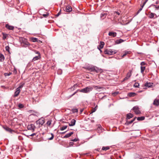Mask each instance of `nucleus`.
Wrapping results in <instances>:
<instances>
[{
    "mask_svg": "<svg viewBox=\"0 0 159 159\" xmlns=\"http://www.w3.org/2000/svg\"><path fill=\"white\" fill-rule=\"evenodd\" d=\"M93 89V87L90 86L80 90V92L84 93H88L91 91Z\"/></svg>",
    "mask_w": 159,
    "mask_h": 159,
    "instance_id": "f257e3e1",
    "label": "nucleus"
},
{
    "mask_svg": "<svg viewBox=\"0 0 159 159\" xmlns=\"http://www.w3.org/2000/svg\"><path fill=\"white\" fill-rule=\"evenodd\" d=\"M117 51L115 50L110 49L109 50L106 49L104 51V53L108 55H112L116 53Z\"/></svg>",
    "mask_w": 159,
    "mask_h": 159,
    "instance_id": "f03ea898",
    "label": "nucleus"
},
{
    "mask_svg": "<svg viewBox=\"0 0 159 159\" xmlns=\"http://www.w3.org/2000/svg\"><path fill=\"white\" fill-rule=\"evenodd\" d=\"M87 69L90 71H95L97 73L99 72L100 70V69H99L97 67L93 66H88L87 68Z\"/></svg>",
    "mask_w": 159,
    "mask_h": 159,
    "instance_id": "7ed1b4c3",
    "label": "nucleus"
},
{
    "mask_svg": "<svg viewBox=\"0 0 159 159\" xmlns=\"http://www.w3.org/2000/svg\"><path fill=\"white\" fill-rule=\"evenodd\" d=\"M44 119L43 118L39 119L36 122V124L37 125V127L39 128L44 123Z\"/></svg>",
    "mask_w": 159,
    "mask_h": 159,
    "instance_id": "20e7f679",
    "label": "nucleus"
},
{
    "mask_svg": "<svg viewBox=\"0 0 159 159\" xmlns=\"http://www.w3.org/2000/svg\"><path fill=\"white\" fill-rule=\"evenodd\" d=\"M36 128L35 126L33 124H31L27 126V129L28 130H30L32 132L34 131L35 129Z\"/></svg>",
    "mask_w": 159,
    "mask_h": 159,
    "instance_id": "39448f33",
    "label": "nucleus"
},
{
    "mask_svg": "<svg viewBox=\"0 0 159 159\" xmlns=\"http://www.w3.org/2000/svg\"><path fill=\"white\" fill-rule=\"evenodd\" d=\"M133 110L136 114H139L141 113L139 109V108L137 106L134 107L133 108Z\"/></svg>",
    "mask_w": 159,
    "mask_h": 159,
    "instance_id": "423d86ee",
    "label": "nucleus"
},
{
    "mask_svg": "<svg viewBox=\"0 0 159 159\" xmlns=\"http://www.w3.org/2000/svg\"><path fill=\"white\" fill-rule=\"evenodd\" d=\"M132 70H130L127 73L126 75V77H125L123 80V81H124L128 79L131 76Z\"/></svg>",
    "mask_w": 159,
    "mask_h": 159,
    "instance_id": "0eeeda50",
    "label": "nucleus"
},
{
    "mask_svg": "<svg viewBox=\"0 0 159 159\" xmlns=\"http://www.w3.org/2000/svg\"><path fill=\"white\" fill-rule=\"evenodd\" d=\"M3 128L6 131L9 132L11 133H12L13 132H15L13 130L11 129V128L8 127L7 126H3Z\"/></svg>",
    "mask_w": 159,
    "mask_h": 159,
    "instance_id": "6e6552de",
    "label": "nucleus"
},
{
    "mask_svg": "<svg viewBox=\"0 0 159 159\" xmlns=\"http://www.w3.org/2000/svg\"><path fill=\"white\" fill-rule=\"evenodd\" d=\"M22 43H24L25 45L24 47H27L30 45V43L28 42L27 39L25 38H23L22 39Z\"/></svg>",
    "mask_w": 159,
    "mask_h": 159,
    "instance_id": "1a4fd4ad",
    "label": "nucleus"
},
{
    "mask_svg": "<svg viewBox=\"0 0 159 159\" xmlns=\"http://www.w3.org/2000/svg\"><path fill=\"white\" fill-rule=\"evenodd\" d=\"M76 122V120L74 119H72L70 123H69V125L70 126H73L75 125Z\"/></svg>",
    "mask_w": 159,
    "mask_h": 159,
    "instance_id": "9d476101",
    "label": "nucleus"
},
{
    "mask_svg": "<svg viewBox=\"0 0 159 159\" xmlns=\"http://www.w3.org/2000/svg\"><path fill=\"white\" fill-rule=\"evenodd\" d=\"M20 91V89H19V88H17L16 91L15 92L14 97H16L19 94Z\"/></svg>",
    "mask_w": 159,
    "mask_h": 159,
    "instance_id": "9b49d317",
    "label": "nucleus"
},
{
    "mask_svg": "<svg viewBox=\"0 0 159 159\" xmlns=\"http://www.w3.org/2000/svg\"><path fill=\"white\" fill-rule=\"evenodd\" d=\"M104 43L103 42H101L100 44L98 46V48L100 50V49L102 48L104 46Z\"/></svg>",
    "mask_w": 159,
    "mask_h": 159,
    "instance_id": "f8f14e48",
    "label": "nucleus"
},
{
    "mask_svg": "<svg viewBox=\"0 0 159 159\" xmlns=\"http://www.w3.org/2000/svg\"><path fill=\"white\" fill-rule=\"evenodd\" d=\"M66 12H70L72 11V8L71 7L69 6L66 7Z\"/></svg>",
    "mask_w": 159,
    "mask_h": 159,
    "instance_id": "ddd939ff",
    "label": "nucleus"
},
{
    "mask_svg": "<svg viewBox=\"0 0 159 159\" xmlns=\"http://www.w3.org/2000/svg\"><path fill=\"white\" fill-rule=\"evenodd\" d=\"M40 55H38L37 56H36L34 57L33 58L32 60V61H34L38 60L40 58Z\"/></svg>",
    "mask_w": 159,
    "mask_h": 159,
    "instance_id": "4468645a",
    "label": "nucleus"
},
{
    "mask_svg": "<svg viewBox=\"0 0 159 159\" xmlns=\"http://www.w3.org/2000/svg\"><path fill=\"white\" fill-rule=\"evenodd\" d=\"M5 27L9 30H13L14 29V27L13 26L9 25L8 24H6Z\"/></svg>",
    "mask_w": 159,
    "mask_h": 159,
    "instance_id": "2eb2a0df",
    "label": "nucleus"
},
{
    "mask_svg": "<svg viewBox=\"0 0 159 159\" xmlns=\"http://www.w3.org/2000/svg\"><path fill=\"white\" fill-rule=\"evenodd\" d=\"M73 134V132H71L67 134L65 136L63 137V138H67Z\"/></svg>",
    "mask_w": 159,
    "mask_h": 159,
    "instance_id": "dca6fc26",
    "label": "nucleus"
},
{
    "mask_svg": "<svg viewBox=\"0 0 159 159\" xmlns=\"http://www.w3.org/2000/svg\"><path fill=\"white\" fill-rule=\"evenodd\" d=\"M108 35L109 36H112L113 37H115L116 35V33L115 32H109Z\"/></svg>",
    "mask_w": 159,
    "mask_h": 159,
    "instance_id": "f3484780",
    "label": "nucleus"
},
{
    "mask_svg": "<svg viewBox=\"0 0 159 159\" xmlns=\"http://www.w3.org/2000/svg\"><path fill=\"white\" fill-rule=\"evenodd\" d=\"M154 105L158 106L159 105V99H155L153 102Z\"/></svg>",
    "mask_w": 159,
    "mask_h": 159,
    "instance_id": "a211bd4d",
    "label": "nucleus"
},
{
    "mask_svg": "<svg viewBox=\"0 0 159 159\" xmlns=\"http://www.w3.org/2000/svg\"><path fill=\"white\" fill-rule=\"evenodd\" d=\"M124 42V40L123 39H118L116 40L115 41V43L116 44H118L120 43Z\"/></svg>",
    "mask_w": 159,
    "mask_h": 159,
    "instance_id": "6ab92c4d",
    "label": "nucleus"
},
{
    "mask_svg": "<svg viewBox=\"0 0 159 159\" xmlns=\"http://www.w3.org/2000/svg\"><path fill=\"white\" fill-rule=\"evenodd\" d=\"M4 60V55L2 54H0V61L2 62Z\"/></svg>",
    "mask_w": 159,
    "mask_h": 159,
    "instance_id": "aec40b11",
    "label": "nucleus"
},
{
    "mask_svg": "<svg viewBox=\"0 0 159 159\" xmlns=\"http://www.w3.org/2000/svg\"><path fill=\"white\" fill-rule=\"evenodd\" d=\"M133 116V115L131 113H129L127 114V119H129L132 118Z\"/></svg>",
    "mask_w": 159,
    "mask_h": 159,
    "instance_id": "412c9836",
    "label": "nucleus"
},
{
    "mask_svg": "<svg viewBox=\"0 0 159 159\" xmlns=\"http://www.w3.org/2000/svg\"><path fill=\"white\" fill-rule=\"evenodd\" d=\"M155 15H156L155 14H154L152 12H151L149 16V17L150 18H152L154 17Z\"/></svg>",
    "mask_w": 159,
    "mask_h": 159,
    "instance_id": "4be33fe9",
    "label": "nucleus"
},
{
    "mask_svg": "<svg viewBox=\"0 0 159 159\" xmlns=\"http://www.w3.org/2000/svg\"><path fill=\"white\" fill-rule=\"evenodd\" d=\"M106 14L105 13H102L101 14V18H102V19H103L104 18H105L106 17Z\"/></svg>",
    "mask_w": 159,
    "mask_h": 159,
    "instance_id": "5701e85b",
    "label": "nucleus"
},
{
    "mask_svg": "<svg viewBox=\"0 0 159 159\" xmlns=\"http://www.w3.org/2000/svg\"><path fill=\"white\" fill-rule=\"evenodd\" d=\"M152 84L151 83L147 82L145 84V86L146 87H150L152 86Z\"/></svg>",
    "mask_w": 159,
    "mask_h": 159,
    "instance_id": "b1692460",
    "label": "nucleus"
},
{
    "mask_svg": "<svg viewBox=\"0 0 159 159\" xmlns=\"http://www.w3.org/2000/svg\"><path fill=\"white\" fill-rule=\"evenodd\" d=\"M102 128L101 125H99L97 129L98 132L100 133L101 132Z\"/></svg>",
    "mask_w": 159,
    "mask_h": 159,
    "instance_id": "393cba45",
    "label": "nucleus"
},
{
    "mask_svg": "<svg viewBox=\"0 0 159 159\" xmlns=\"http://www.w3.org/2000/svg\"><path fill=\"white\" fill-rule=\"evenodd\" d=\"M135 93L133 92L129 93L128 94V96L129 97H134L135 95Z\"/></svg>",
    "mask_w": 159,
    "mask_h": 159,
    "instance_id": "a878e982",
    "label": "nucleus"
},
{
    "mask_svg": "<svg viewBox=\"0 0 159 159\" xmlns=\"http://www.w3.org/2000/svg\"><path fill=\"white\" fill-rule=\"evenodd\" d=\"M145 119V117L144 116H141L138 117L137 118V120L138 121H141Z\"/></svg>",
    "mask_w": 159,
    "mask_h": 159,
    "instance_id": "bb28decb",
    "label": "nucleus"
},
{
    "mask_svg": "<svg viewBox=\"0 0 159 159\" xmlns=\"http://www.w3.org/2000/svg\"><path fill=\"white\" fill-rule=\"evenodd\" d=\"M130 52L129 51H125L124 53L121 56L122 57H124L126 56L127 54H130Z\"/></svg>",
    "mask_w": 159,
    "mask_h": 159,
    "instance_id": "cd10ccee",
    "label": "nucleus"
},
{
    "mask_svg": "<svg viewBox=\"0 0 159 159\" xmlns=\"http://www.w3.org/2000/svg\"><path fill=\"white\" fill-rule=\"evenodd\" d=\"M145 66H141V72L143 74L144 70H145Z\"/></svg>",
    "mask_w": 159,
    "mask_h": 159,
    "instance_id": "c85d7f7f",
    "label": "nucleus"
},
{
    "mask_svg": "<svg viewBox=\"0 0 159 159\" xmlns=\"http://www.w3.org/2000/svg\"><path fill=\"white\" fill-rule=\"evenodd\" d=\"M109 149V147H103L102 148V150L104 151H106Z\"/></svg>",
    "mask_w": 159,
    "mask_h": 159,
    "instance_id": "c756f323",
    "label": "nucleus"
},
{
    "mask_svg": "<svg viewBox=\"0 0 159 159\" xmlns=\"http://www.w3.org/2000/svg\"><path fill=\"white\" fill-rule=\"evenodd\" d=\"M24 107L23 104L21 103H19L18 105V107L19 109H22Z\"/></svg>",
    "mask_w": 159,
    "mask_h": 159,
    "instance_id": "7c9ffc66",
    "label": "nucleus"
},
{
    "mask_svg": "<svg viewBox=\"0 0 159 159\" xmlns=\"http://www.w3.org/2000/svg\"><path fill=\"white\" fill-rule=\"evenodd\" d=\"M67 127V126L66 125L60 128V130L61 131H63L66 129Z\"/></svg>",
    "mask_w": 159,
    "mask_h": 159,
    "instance_id": "2f4dec72",
    "label": "nucleus"
},
{
    "mask_svg": "<svg viewBox=\"0 0 159 159\" xmlns=\"http://www.w3.org/2000/svg\"><path fill=\"white\" fill-rule=\"evenodd\" d=\"M24 84H25L24 83H21L17 88H19V89H20V88H22L23 87Z\"/></svg>",
    "mask_w": 159,
    "mask_h": 159,
    "instance_id": "473e14b6",
    "label": "nucleus"
},
{
    "mask_svg": "<svg viewBox=\"0 0 159 159\" xmlns=\"http://www.w3.org/2000/svg\"><path fill=\"white\" fill-rule=\"evenodd\" d=\"M94 88H96V89H101L102 88V87L101 86H93Z\"/></svg>",
    "mask_w": 159,
    "mask_h": 159,
    "instance_id": "72a5a7b5",
    "label": "nucleus"
},
{
    "mask_svg": "<svg viewBox=\"0 0 159 159\" xmlns=\"http://www.w3.org/2000/svg\"><path fill=\"white\" fill-rule=\"evenodd\" d=\"M51 122L52 120H49L46 123V125H47V126H49L51 123Z\"/></svg>",
    "mask_w": 159,
    "mask_h": 159,
    "instance_id": "f704fd0d",
    "label": "nucleus"
},
{
    "mask_svg": "<svg viewBox=\"0 0 159 159\" xmlns=\"http://www.w3.org/2000/svg\"><path fill=\"white\" fill-rule=\"evenodd\" d=\"M139 84L138 83H135L134 86L135 88H139Z\"/></svg>",
    "mask_w": 159,
    "mask_h": 159,
    "instance_id": "c9c22d12",
    "label": "nucleus"
},
{
    "mask_svg": "<svg viewBox=\"0 0 159 159\" xmlns=\"http://www.w3.org/2000/svg\"><path fill=\"white\" fill-rule=\"evenodd\" d=\"M5 49L7 51H8L9 52H10L9 49H10V47L9 46H6L5 47Z\"/></svg>",
    "mask_w": 159,
    "mask_h": 159,
    "instance_id": "e433bc0d",
    "label": "nucleus"
},
{
    "mask_svg": "<svg viewBox=\"0 0 159 159\" xmlns=\"http://www.w3.org/2000/svg\"><path fill=\"white\" fill-rule=\"evenodd\" d=\"M32 40L33 42H36L37 41L38 39L35 38H32Z\"/></svg>",
    "mask_w": 159,
    "mask_h": 159,
    "instance_id": "4c0bfd02",
    "label": "nucleus"
},
{
    "mask_svg": "<svg viewBox=\"0 0 159 159\" xmlns=\"http://www.w3.org/2000/svg\"><path fill=\"white\" fill-rule=\"evenodd\" d=\"M51 135H52V136L50 138H48V139L49 140H52L54 138V135L52 133H51Z\"/></svg>",
    "mask_w": 159,
    "mask_h": 159,
    "instance_id": "58836bf2",
    "label": "nucleus"
},
{
    "mask_svg": "<svg viewBox=\"0 0 159 159\" xmlns=\"http://www.w3.org/2000/svg\"><path fill=\"white\" fill-rule=\"evenodd\" d=\"M152 6L155 7L156 8V10H157L159 9V6H156L155 5H152Z\"/></svg>",
    "mask_w": 159,
    "mask_h": 159,
    "instance_id": "ea45409f",
    "label": "nucleus"
},
{
    "mask_svg": "<svg viewBox=\"0 0 159 159\" xmlns=\"http://www.w3.org/2000/svg\"><path fill=\"white\" fill-rule=\"evenodd\" d=\"M7 37V34H3V39L4 40H5Z\"/></svg>",
    "mask_w": 159,
    "mask_h": 159,
    "instance_id": "a19ab883",
    "label": "nucleus"
},
{
    "mask_svg": "<svg viewBox=\"0 0 159 159\" xmlns=\"http://www.w3.org/2000/svg\"><path fill=\"white\" fill-rule=\"evenodd\" d=\"M73 112H77L78 111V110L77 109H73Z\"/></svg>",
    "mask_w": 159,
    "mask_h": 159,
    "instance_id": "79ce46f5",
    "label": "nucleus"
},
{
    "mask_svg": "<svg viewBox=\"0 0 159 159\" xmlns=\"http://www.w3.org/2000/svg\"><path fill=\"white\" fill-rule=\"evenodd\" d=\"M146 64L144 62L142 61V62L140 63V65L141 66H144Z\"/></svg>",
    "mask_w": 159,
    "mask_h": 159,
    "instance_id": "37998d69",
    "label": "nucleus"
},
{
    "mask_svg": "<svg viewBox=\"0 0 159 159\" xmlns=\"http://www.w3.org/2000/svg\"><path fill=\"white\" fill-rule=\"evenodd\" d=\"M79 90H77L76 92H75L74 93H73L72 95H70V97H72V96H73Z\"/></svg>",
    "mask_w": 159,
    "mask_h": 159,
    "instance_id": "c03bdc74",
    "label": "nucleus"
},
{
    "mask_svg": "<svg viewBox=\"0 0 159 159\" xmlns=\"http://www.w3.org/2000/svg\"><path fill=\"white\" fill-rule=\"evenodd\" d=\"M133 122V121L131 120V121H127V124L128 125H129L132 123Z\"/></svg>",
    "mask_w": 159,
    "mask_h": 159,
    "instance_id": "a18cd8bd",
    "label": "nucleus"
},
{
    "mask_svg": "<svg viewBox=\"0 0 159 159\" xmlns=\"http://www.w3.org/2000/svg\"><path fill=\"white\" fill-rule=\"evenodd\" d=\"M11 74V73H6L5 74V75L6 76H9Z\"/></svg>",
    "mask_w": 159,
    "mask_h": 159,
    "instance_id": "49530a36",
    "label": "nucleus"
},
{
    "mask_svg": "<svg viewBox=\"0 0 159 159\" xmlns=\"http://www.w3.org/2000/svg\"><path fill=\"white\" fill-rule=\"evenodd\" d=\"M96 107L93 109L92 110V113L94 112L96 110Z\"/></svg>",
    "mask_w": 159,
    "mask_h": 159,
    "instance_id": "de8ad7c7",
    "label": "nucleus"
},
{
    "mask_svg": "<svg viewBox=\"0 0 159 159\" xmlns=\"http://www.w3.org/2000/svg\"><path fill=\"white\" fill-rule=\"evenodd\" d=\"M78 139H77L75 138L73 139H72L71 141L74 142H76L78 141Z\"/></svg>",
    "mask_w": 159,
    "mask_h": 159,
    "instance_id": "09e8293b",
    "label": "nucleus"
},
{
    "mask_svg": "<svg viewBox=\"0 0 159 159\" xmlns=\"http://www.w3.org/2000/svg\"><path fill=\"white\" fill-rule=\"evenodd\" d=\"M48 14H44L43 15V16L44 17H46L48 16Z\"/></svg>",
    "mask_w": 159,
    "mask_h": 159,
    "instance_id": "8fccbe9b",
    "label": "nucleus"
},
{
    "mask_svg": "<svg viewBox=\"0 0 159 159\" xmlns=\"http://www.w3.org/2000/svg\"><path fill=\"white\" fill-rule=\"evenodd\" d=\"M142 9V8H140L137 12V14L139 13Z\"/></svg>",
    "mask_w": 159,
    "mask_h": 159,
    "instance_id": "3c124183",
    "label": "nucleus"
},
{
    "mask_svg": "<svg viewBox=\"0 0 159 159\" xmlns=\"http://www.w3.org/2000/svg\"><path fill=\"white\" fill-rule=\"evenodd\" d=\"M18 139L20 140H21L22 139V138L20 136H19Z\"/></svg>",
    "mask_w": 159,
    "mask_h": 159,
    "instance_id": "603ef678",
    "label": "nucleus"
},
{
    "mask_svg": "<svg viewBox=\"0 0 159 159\" xmlns=\"http://www.w3.org/2000/svg\"><path fill=\"white\" fill-rule=\"evenodd\" d=\"M69 144L70 146H72L73 144V143L72 142H70Z\"/></svg>",
    "mask_w": 159,
    "mask_h": 159,
    "instance_id": "864d4df0",
    "label": "nucleus"
},
{
    "mask_svg": "<svg viewBox=\"0 0 159 159\" xmlns=\"http://www.w3.org/2000/svg\"><path fill=\"white\" fill-rule=\"evenodd\" d=\"M60 12H59L56 15V16L57 17L58 16H59V15H60Z\"/></svg>",
    "mask_w": 159,
    "mask_h": 159,
    "instance_id": "5fc2aeb1",
    "label": "nucleus"
},
{
    "mask_svg": "<svg viewBox=\"0 0 159 159\" xmlns=\"http://www.w3.org/2000/svg\"><path fill=\"white\" fill-rule=\"evenodd\" d=\"M118 94V93L117 92H115L113 93V94L114 95V96L117 95Z\"/></svg>",
    "mask_w": 159,
    "mask_h": 159,
    "instance_id": "6e6d98bb",
    "label": "nucleus"
},
{
    "mask_svg": "<svg viewBox=\"0 0 159 159\" xmlns=\"http://www.w3.org/2000/svg\"><path fill=\"white\" fill-rule=\"evenodd\" d=\"M35 135V133L32 134H31L30 135V136H33L34 135Z\"/></svg>",
    "mask_w": 159,
    "mask_h": 159,
    "instance_id": "4d7b16f0",
    "label": "nucleus"
},
{
    "mask_svg": "<svg viewBox=\"0 0 159 159\" xmlns=\"http://www.w3.org/2000/svg\"><path fill=\"white\" fill-rule=\"evenodd\" d=\"M35 53L38 54L39 55H40V53L39 52L36 51Z\"/></svg>",
    "mask_w": 159,
    "mask_h": 159,
    "instance_id": "13d9d810",
    "label": "nucleus"
},
{
    "mask_svg": "<svg viewBox=\"0 0 159 159\" xmlns=\"http://www.w3.org/2000/svg\"><path fill=\"white\" fill-rule=\"evenodd\" d=\"M116 12L118 15H120V13L119 12H118V11Z\"/></svg>",
    "mask_w": 159,
    "mask_h": 159,
    "instance_id": "bf43d9fd",
    "label": "nucleus"
},
{
    "mask_svg": "<svg viewBox=\"0 0 159 159\" xmlns=\"http://www.w3.org/2000/svg\"><path fill=\"white\" fill-rule=\"evenodd\" d=\"M136 117H135L134 119H133L132 120L133 121V122L136 119Z\"/></svg>",
    "mask_w": 159,
    "mask_h": 159,
    "instance_id": "052dcab7",
    "label": "nucleus"
},
{
    "mask_svg": "<svg viewBox=\"0 0 159 159\" xmlns=\"http://www.w3.org/2000/svg\"><path fill=\"white\" fill-rule=\"evenodd\" d=\"M106 97V96H103L101 98V99H103L105 97Z\"/></svg>",
    "mask_w": 159,
    "mask_h": 159,
    "instance_id": "680f3d73",
    "label": "nucleus"
},
{
    "mask_svg": "<svg viewBox=\"0 0 159 159\" xmlns=\"http://www.w3.org/2000/svg\"><path fill=\"white\" fill-rule=\"evenodd\" d=\"M66 132V131H65V132H61V134H65Z\"/></svg>",
    "mask_w": 159,
    "mask_h": 159,
    "instance_id": "e2e57ef3",
    "label": "nucleus"
},
{
    "mask_svg": "<svg viewBox=\"0 0 159 159\" xmlns=\"http://www.w3.org/2000/svg\"><path fill=\"white\" fill-rule=\"evenodd\" d=\"M74 88H75L74 87H72L71 88V89H72H72L74 90Z\"/></svg>",
    "mask_w": 159,
    "mask_h": 159,
    "instance_id": "0e129e2a",
    "label": "nucleus"
},
{
    "mask_svg": "<svg viewBox=\"0 0 159 159\" xmlns=\"http://www.w3.org/2000/svg\"><path fill=\"white\" fill-rule=\"evenodd\" d=\"M147 2V1H146L143 3V4H145V3H146V2Z\"/></svg>",
    "mask_w": 159,
    "mask_h": 159,
    "instance_id": "69168bd1",
    "label": "nucleus"
},
{
    "mask_svg": "<svg viewBox=\"0 0 159 159\" xmlns=\"http://www.w3.org/2000/svg\"><path fill=\"white\" fill-rule=\"evenodd\" d=\"M143 7H144V6H143V5L141 6V8H142L143 9Z\"/></svg>",
    "mask_w": 159,
    "mask_h": 159,
    "instance_id": "338daca9",
    "label": "nucleus"
},
{
    "mask_svg": "<svg viewBox=\"0 0 159 159\" xmlns=\"http://www.w3.org/2000/svg\"><path fill=\"white\" fill-rule=\"evenodd\" d=\"M112 159V158H111V157L110 158H109V159Z\"/></svg>",
    "mask_w": 159,
    "mask_h": 159,
    "instance_id": "774afa93",
    "label": "nucleus"
}]
</instances>
